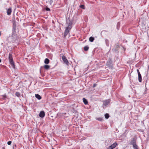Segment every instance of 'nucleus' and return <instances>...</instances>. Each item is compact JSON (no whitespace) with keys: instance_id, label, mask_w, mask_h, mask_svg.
I'll list each match as a JSON object with an SVG mask.
<instances>
[{"instance_id":"f257e3e1","label":"nucleus","mask_w":149,"mask_h":149,"mask_svg":"<svg viewBox=\"0 0 149 149\" xmlns=\"http://www.w3.org/2000/svg\"><path fill=\"white\" fill-rule=\"evenodd\" d=\"M66 23L68 24V26L65 28V30L64 33V36L65 37L70 32L72 27V22L69 18L66 20Z\"/></svg>"},{"instance_id":"f03ea898","label":"nucleus","mask_w":149,"mask_h":149,"mask_svg":"<svg viewBox=\"0 0 149 149\" xmlns=\"http://www.w3.org/2000/svg\"><path fill=\"white\" fill-rule=\"evenodd\" d=\"M8 58L10 64L11 65L12 68L15 69V65L14 62L13 60L12 53H9Z\"/></svg>"},{"instance_id":"7ed1b4c3","label":"nucleus","mask_w":149,"mask_h":149,"mask_svg":"<svg viewBox=\"0 0 149 149\" xmlns=\"http://www.w3.org/2000/svg\"><path fill=\"white\" fill-rule=\"evenodd\" d=\"M19 38V36L17 34H12L11 39L13 42H15Z\"/></svg>"},{"instance_id":"20e7f679","label":"nucleus","mask_w":149,"mask_h":149,"mask_svg":"<svg viewBox=\"0 0 149 149\" xmlns=\"http://www.w3.org/2000/svg\"><path fill=\"white\" fill-rule=\"evenodd\" d=\"M62 58L63 61L64 63L66 64L67 65H68L69 62L67 59L66 57L64 55H63L62 56Z\"/></svg>"},{"instance_id":"39448f33","label":"nucleus","mask_w":149,"mask_h":149,"mask_svg":"<svg viewBox=\"0 0 149 149\" xmlns=\"http://www.w3.org/2000/svg\"><path fill=\"white\" fill-rule=\"evenodd\" d=\"M117 145V144L116 142H115L113 143L111 145L109 146L107 148V149H113L115 148L116 146Z\"/></svg>"},{"instance_id":"423d86ee","label":"nucleus","mask_w":149,"mask_h":149,"mask_svg":"<svg viewBox=\"0 0 149 149\" xmlns=\"http://www.w3.org/2000/svg\"><path fill=\"white\" fill-rule=\"evenodd\" d=\"M110 100H105L103 103V105L106 107L107 105H108L109 103Z\"/></svg>"},{"instance_id":"0eeeda50","label":"nucleus","mask_w":149,"mask_h":149,"mask_svg":"<svg viewBox=\"0 0 149 149\" xmlns=\"http://www.w3.org/2000/svg\"><path fill=\"white\" fill-rule=\"evenodd\" d=\"M45 115V113L44 111H41L39 113V116L40 117L43 118Z\"/></svg>"},{"instance_id":"6e6552de","label":"nucleus","mask_w":149,"mask_h":149,"mask_svg":"<svg viewBox=\"0 0 149 149\" xmlns=\"http://www.w3.org/2000/svg\"><path fill=\"white\" fill-rule=\"evenodd\" d=\"M12 12V8L11 7L8 8L7 10V14L8 15H10L11 14Z\"/></svg>"},{"instance_id":"1a4fd4ad","label":"nucleus","mask_w":149,"mask_h":149,"mask_svg":"<svg viewBox=\"0 0 149 149\" xmlns=\"http://www.w3.org/2000/svg\"><path fill=\"white\" fill-rule=\"evenodd\" d=\"M136 141L134 138H133V139L131 140V144L132 145L136 144Z\"/></svg>"},{"instance_id":"9d476101","label":"nucleus","mask_w":149,"mask_h":149,"mask_svg":"<svg viewBox=\"0 0 149 149\" xmlns=\"http://www.w3.org/2000/svg\"><path fill=\"white\" fill-rule=\"evenodd\" d=\"M1 99L3 100H6V99L7 98V95L6 94H5L3 95H1Z\"/></svg>"},{"instance_id":"9b49d317","label":"nucleus","mask_w":149,"mask_h":149,"mask_svg":"<svg viewBox=\"0 0 149 149\" xmlns=\"http://www.w3.org/2000/svg\"><path fill=\"white\" fill-rule=\"evenodd\" d=\"M138 80L139 82H141L142 81V77L140 73L138 74Z\"/></svg>"},{"instance_id":"f8f14e48","label":"nucleus","mask_w":149,"mask_h":149,"mask_svg":"<svg viewBox=\"0 0 149 149\" xmlns=\"http://www.w3.org/2000/svg\"><path fill=\"white\" fill-rule=\"evenodd\" d=\"M35 97L37 98L39 100H40L41 99V97L39 94H36L35 95Z\"/></svg>"},{"instance_id":"ddd939ff","label":"nucleus","mask_w":149,"mask_h":149,"mask_svg":"<svg viewBox=\"0 0 149 149\" xmlns=\"http://www.w3.org/2000/svg\"><path fill=\"white\" fill-rule=\"evenodd\" d=\"M105 42L107 46L109 47V40L107 39H106L105 40Z\"/></svg>"},{"instance_id":"4468645a","label":"nucleus","mask_w":149,"mask_h":149,"mask_svg":"<svg viewBox=\"0 0 149 149\" xmlns=\"http://www.w3.org/2000/svg\"><path fill=\"white\" fill-rule=\"evenodd\" d=\"M44 63L45 64H48L49 63V60L47 58H46L45 59Z\"/></svg>"},{"instance_id":"2eb2a0df","label":"nucleus","mask_w":149,"mask_h":149,"mask_svg":"<svg viewBox=\"0 0 149 149\" xmlns=\"http://www.w3.org/2000/svg\"><path fill=\"white\" fill-rule=\"evenodd\" d=\"M132 146L134 149H139V147L136 144H134Z\"/></svg>"},{"instance_id":"dca6fc26","label":"nucleus","mask_w":149,"mask_h":149,"mask_svg":"<svg viewBox=\"0 0 149 149\" xmlns=\"http://www.w3.org/2000/svg\"><path fill=\"white\" fill-rule=\"evenodd\" d=\"M83 102L85 104H87L88 103V102L87 100L85 98H83Z\"/></svg>"},{"instance_id":"f3484780","label":"nucleus","mask_w":149,"mask_h":149,"mask_svg":"<svg viewBox=\"0 0 149 149\" xmlns=\"http://www.w3.org/2000/svg\"><path fill=\"white\" fill-rule=\"evenodd\" d=\"M44 68L46 70H48L50 68V66L47 65H45L44 66Z\"/></svg>"},{"instance_id":"a211bd4d","label":"nucleus","mask_w":149,"mask_h":149,"mask_svg":"<svg viewBox=\"0 0 149 149\" xmlns=\"http://www.w3.org/2000/svg\"><path fill=\"white\" fill-rule=\"evenodd\" d=\"M96 119L100 121H102L103 120V118L102 117L96 118Z\"/></svg>"},{"instance_id":"6ab92c4d","label":"nucleus","mask_w":149,"mask_h":149,"mask_svg":"<svg viewBox=\"0 0 149 149\" xmlns=\"http://www.w3.org/2000/svg\"><path fill=\"white\" fill-rule=\"evenodd\" d=\"M89 49V47L87 46H85L84 47V50L85 51H87Z\"/></svg>"},{"instance_id":"aec40b11","label":"nucleus","mask_w":149,"mask_h":149,"mask_svg":"<svg viewBox=\"0 0 149 149\" xmlns=\"http://www.w3.org/2000/svg\"><path fill=\"white\" fill-rule=\"evenodd\" d=\"M15 95L17 97H20V93L18 92H16L15 94Z\"/></svg>"},{"instance_id":"412c9836","label":"nucleus","mask_w":149,"mask_h":149,"mask_svg":"<svg viewBox=\"0 0 149 149\" xmlns=\"http://www.w3.org/2000/svg\"><path fill=\"white\" fill-rule=\"evenodd\" d=\"M94 40V38L93 37H90V38H89V40L91 42H93Z\"/></svg>"},{"instance_id":"4be33fe9","label":"nucleus","mask_w":149,"mask_h":149,"mask_svg":"<svg viewBox=\"0 0 149 149\" xmlns=\"http://www.w3.org/2000/svg\"><path fill=\"white\" fill-rule=\"evenodd\" d=\"M104 116H105V118L106 119L108 118L109 116V114L107 113L105 114Z\"/></svg>"},{"instance_id":"5701e85b","label":"nucleus","mask_w":149,"mask_h":149,"mask_svg":"<svg viewBox=\"0 0 149 149\" xmlns=\"http://www.w3.org/2000/svg\"><path fill=\"white\" fill-rule=\"evenodd\" d=\"M13 26L16 27V23L15 20L13 22Z\"/></svg>"},{"instance_id":"b1692460","label":"nucleus","mask_w":149,"mask_h":149,"mask_svg":"<svg viewBox=\"0 0 149 149\" xmlns=\"http://www.w3.org/2000/svg\"><path fill=\"white\" fill-rule=\"evenodd\" d=\"M17 34L16 33V30H12V34Z\"/></svg>"},{"instance_id":"393cba45","label":"nucleus","mask_w":149,"mask_h":149,"mask_svg":"<svg viewBox=\"0 0 149 149\" xmlns=\"http://www.w3.org/2000/svg\"><path fill=\"white\" fill-rule=\"evenodd\" d=\"M80 7L83 9H84L85 8L84 5H82L80 6Z\"/></svg>"},{"instance_id":"a878e982","label":"nucleus","mask_w":149,"mask_h":149,"mask_svg":"<svg viewBox=\"0 0 149 149\" xmlns=\"http://www.w3.org/2000/svg\"><path fill=\"white\" fill-rule=\"evenodd\" d=\"M45 10L47 11H50V8H48L47 7H46L45 8Z\"/></svg>"},{"instance_id":"bb28decb","label":"nucleus","mask_w":149,"mask_h":149,"mask_svg":"<svg viewBox=\"0 0 149 149\" xmlns=\"http://www.w3.org/2000/svg\"><path fill=\"white\" fill-rule=\"evenodd\" d=\"M11 143H12V142L11 141H8V142H7V144L8 145H11Z\"/></svg>"},{"instance_id":"cd10ccee","label":"nucleus","mask_w":149,"mask_h":149,"mask_svg":"<svg viewBox=\"0 0 149 149\" xmlns=\"http://www.w3.org/2000/svg\"><path fill=\"white\" fill-rule=\"evenodd\" d=\"M16 27L13 26L12 30H16Z\"/></svg>"},{"instance_id":"c85d7f7f","label":"nucleus","mask_w":149,"mask_h":149,"mask_svg":"<svg viewBox=\"0 0 149 149\" xmlns=\"http://www.w3.org/2000/svg\"><path fill=\"white\" fill-rule=\"evenodd\" d=\"M97 86V84H94L93 85V88H94V87H95Z\"/></svg>"},{"instance_id":"c756f323","label":"nucleus","mask_w":149,"mask_h":149,"mask_svg":"<svg viewBox=\"0 0 149 149\" xmlns=\"http://www.w3.org/2000/svg\"><path fill=\"white\" fill-rule=\"evenodd\" d=\"M49 1H48V2ZM49 2L50 3H52V2H53V1L52 0H50L49 1Z\"/></svg>"},{"instance_id":"7c9ffc66","label":"nucleus","mask_w":149,"mask_h":149,"mask_svg":"<svg viewBox=\"0 0 149 149\" xmlns=\"http://www.w3.org/2000/svg\"><path fill=\"white\" fill-rule=\"evenodd\" d=\"M137 71L138 72V74H139V73H140V72L139 70L138 69L137 70Z\"/></svg>"},{"instance_id":"2f4dec72","label":"nucleus","mask_w":149,"mask_h":149,"mask_svg":"<svg viewBox=\"0 0 149 149\" xmlns=\"http://www.w3.org/2000/svg\"><path fill=\"white\" fill-rule=\"evenodd\" d=\"M2 149H5V148L4 147H3L2 148Z\"/></svg>"},{"instance_id":"473e14b6","label":"nucleus","mask_w":149,"mask_h":149,"mask_svg":"<svg viewBox=\"0 0 149 149\" xmlns=\"http://www.w3.org/2000/svg\"><path fill=\"white\" fill-rule=\"evenodd\" d=\"M1 60L0 59V63H1Z\"/></svg>"},{"instance_id":"72a5a7b5","label":"nucleus","mask_w":149,"mask_h":149,"mask_svg":"<svg viewBox=\"0 0 149 149\" xmlns=\"http://www.w3.org/2000/svg\"><path fill=\"white\" fill-rule=\"evenodd\" d=\"M52 149H54V148H52Z\"/></svg>"}]
</instances>
